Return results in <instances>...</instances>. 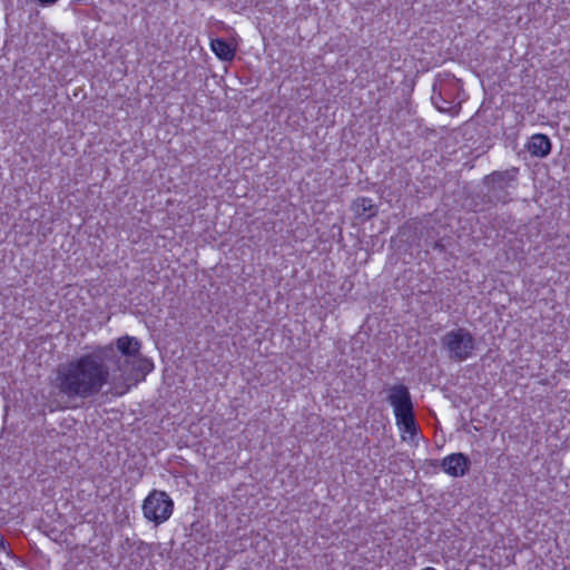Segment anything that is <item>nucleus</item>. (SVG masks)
Returning <instances> with one entry per match:
<instances>
[{
	"label": "nucleus",
	"mask_w": 570,
	"mask_h": 570,
	"mask_svg": "<svg viewBox=\"0 0 570 570\" xmlns=\"http://www.w3.org/2000/svg\"><path fill=\"white\" fill-rule=\"evenodd\" d=\"M105 385L109 386L107 393L114 396L126 394L114 392L111 368H108L96 348L67 363L59 364L52 381V386L58 393L69 400L94 397L101 392Z\"/></svg>",
	"instance_id": "obj_1"
},
{
	"label": "nucleus",
	"mask_w": 570,
	"mask_h": 570,
	"mask_svg": "<svg viewBox=\"0 0 570 570\" xmlns=\"http://www.w3.org/2000/svg\"><path fill=\"white\" fill-rule=\"evenodd\" d=\"M140 347L141 343L136 337L125 335L96 348L108 368H111L114 392L127 393L153 371V362L141 355Z\"/></svg>",
	"instance_id": "obj_2"
},
{
	"label": "nucleus",
	"mask_w": 570,
	"mask_h": 570,
	"mask_svg": "<svg viewBox=\"0 0 570 570\" xmlns=\"http://www.w3.org/2000/svg\"><path fill=\"white\" fill-rule=\"evenodd\" d=\"M387 401L393 406L399 429L404 433L415 434L416 423L409 389L403 384L393 385L390 389Z\"/></svg>",
	"instance_id": "obj_3"
},
{
	"label": "nucleus",
	"mask_w": 570,
	"mask_h": 570,
	"mask_svg": "<svg viewBox=\"0 0 570 570\" xmlns=\"http://www.w3.org/2000/svg\"><path fill=\"white\" fill-rule=\"evenodd\" d=\"M440 342L442 347L446 351L449 360L454 362H463L470 358L475 348L473 335L463 327L445 333Z\"/></svg>",
	"instance_id": "obj_4"
},
{
	"label": "nucleus",
	"mask_w": 570,
	"mask_h": 570,
	"mask_svg": "<svg viewBox=\"0 0 570 570\" xmlns=\"http://www.w3.org/2000/svg\"><path fill=\"white\" fill-rule=\"evenodd\" d=\"M174 503L164 491L154 490L142 503L144 517L149 521L160 524L169 519L173 513Z\"/></svg>",
	"instance_id": "obj_5"
},
{
	"label": "nucleus",
	"mask_w": 570,
	"mask_h": 570,
	"mask_svg": "<svg viewBox=\"0 0 570 570\" xmlns=\"http://www.w3.org/2000/svg\"><path fill=\"white\" fill-rule=\"evenodd\" d=\"M470 459L463 453H453L445 456L441 466L451 476H463L470 469Z\"/></svg>",
	"instance_id": "obj_6"
},
{
	"label": "nucleus",
	"mask_w": 570,
	"mask_h": 570,
	"mask_svg": "<svg viewBox=\"0 0 570 570\" xmlns=\"http://www.w3.org/2000/svg\"><path fill=\"white\" fill-rule=\"evenodd\" d=\"M517 171V168L503 171H493L484 177V185H487L490 191H503L508 187L509 183L514 180Z\"/></svg>",
	"instance_id": "obj_7"
},
{
	"label": "nucleus",
	"mask_w": 570,
	"mask_h": 570,
	"mask_svg": "<svg viewBox=\"0 0 570 570\" xmlns=\"http://www.w3.org/2000/svg\"><path fill=\"white\" fill-rule=\"evenodd\" d=\"M551 141L547 135L535 134L527 144V150L533 157L544 158L551 153Z\"/></svg>",
	"instance_id": "obj_8"
},
{
	"label": "nucleus",
	"mask_w": 570,
	"mask_h": 570,
	"mask_svg": "<svg viewBox=\"0 0 570 570\" xmlns=\"http://www.w3.org/2000/svg\"><path fill=\"white\" fill-rule=\"evenodd\" d=\"M210 47L215 55L223 61H232L235 57V48L223 38L212 40Z\"/></svg>",
	"instance_id": "obj_9"
},
{
	"label": "nucleus",
	"mask_w": 570,
	"mask_h": 570,
	"mask_svg": "<svg viewBox=\"0 0 570 570\" xmlns=\"http://www.w3.org/2000/svg\"><path fill=\"white\" fill-rule=\"evenodd\" d=\"M353 209L357 216H364L366 219L374 217L377 209L371 198H357L353 203Z\"/></svg>",
	"instance_id": "obj_10"
},
{
	"label": "nucleus",
	"mask_w": 570,
	"mask_h": 570,
	"mask_svg": "<svg viewBox=\"0 0 570 570\" xmlns=\"http://www.w3.org/2000/svg\"><path fill=\"white\" fill-rule=\"evenodd\" d=\"M435 91H436V85L433 86V92H434V95L432 96L433 104L435 105V107L439 110L448 111L451 108V102L442 98L441 91L439 92V96L436 97Z\"/></svg>",
	"instance_id": "obj_11"
},
{
	"label": "nucleus",
	"mask_w": 570,
	"mask_h": 570,
	"mask_svg": "<svg viewBox=\"0 0 570 570\" xmlns=\"http://www.w3.org/2000/svg\"><path fill=\"white\" fill-rule=\"evenodd\" d=\"M0 548L3 550L6 549V541H4L3 537H1V535H0Z\"/></svg>",
	"instance_id": "obj_12"
}]
</instances>
